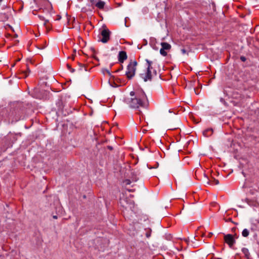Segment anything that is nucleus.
I'll use <instances>...</instances> for the list:
<instances>
[{
  "label": "nucleus",
  "instance_id": "f257e3e1",
  "mask_svg": "<svg viewBox=\"0 0 259 259\" xmlns=\"http://www.w3.org/2000/svg\"><path fill=\"white\" fill-rule=\"evenodd\" d=\"M147 97L144 92L135 93L131 92L129 97L124 99L125 103L132 108L137 109L144 106Z\"/></svg>",
  "mask_w": 259,
  "mask_h": 259
},
{
  "label": "nucleus",
  "instance_id": "f03ea898",
  "mask_svg": "<svg viewBox=\"0 0 259 259\" xmlns=\"http://www.w3.org/2000/svg\"><path fill=\"white\" fill-rule=\"evenodd\" d=\"M147 67L146 70L142 73L140 74L141 77L144 79V81H151L152 77L156 74V71L153 70V72L151 70L152 69V62L146 59Z\"/></svg>",
  "mask_w": 259,
  "mask_h": 259
},
{
  "label": "nucleus",
  "instance_id": "7ed1b4c3",
  "mask_svg": "<svg viewBox=\"0 0 259 259\" xmlns=\"http://www.w3.org/2000/svg\"><path fill=\"white\" fill-rule=\"evenodd\" d=\"M137 62L136 61H131L127 66L125 75L128 79L132 78L135 75Z\"/></svg>",
  "mask_w": 259,
  "mask_h": 259
},
{
  "label": "nucleus",
  "instance_id": "20e7f679",
  "mask_svg": "<svg viewBox=\"0 0 259 259\" xmlns=\"http://www.w3.org/2000/svg\"><path fill=\"white\" fill-rule=\"evenodd\" d=\"M161 48L160 50V53L163 56H166L167 54V51H169L171 49L170 44L163 42L161 43Z\"/></svg>",
  "mask_w": 259,
  "mask_h": 259
},
{
  "label": "nucleus",
  "instance_id": "39448f33",
  "mask_svg": "<svg viewBox=\"0 0 259 259\" xmlns=\"http://www.w3.org/2000/svg\"><path fill=\"white\" fill-rule=\"evenodd\" d=\"M101 34L102 36L101 41L103 43H106L110 39V31L108 29L104 28L101 31Z\"/></svg>",
  "mask_w": 259,
  "mask_h": 259
},
{
  "label": "nucleus",
  "instance_id": "423d86ee",
  "mask_svg": "<svg viewBox=\"0 0 259 259\" xmlns=\"http://www.w3.org/2000/svg\"><path fill=\"white\" fill-rule=\"evenodd\" d=\"M224 240L230 247H232L235 243V240L231 234H227L224 236Z\"/></svg>",
  "mask_w": 259,
  "mask_h": 259
},
{
  "label": "nucleus",
  "instance_id": "0eeeda50",
  "mask_svg": "<svg viewBox=\"0 0 259 259\" xmlns=\"http://www.w3.org/2000/svg\"><path fill=\"white\" fill-rule=\"evenodd\" d=\"M127 59V55L125 52L121 51L119 53L118 60L120 62L123 63Z\"/></svg>",
  "mask_w": 259,
  "mask_h": 259
},
{
  "label": "nucleus",
  "instance_id": "6e6552de",
  "mask_svg": "<svg viewBox=\"0 0 259 259\" xmlns=\"http://www.w3.org/2000/svg\"><path fill=\"white\" fill-rule=\"evenodd\" d=\"M205 183L208 185H218L219 184V182L218 180H215L214 179H212L211 180H207L206 178V181Z\"/></svg>",
  "mask_w": 259,
  "mask_h": 259
},
{
  "label": "nucleus",
  "instance_id": "1a4fd4ad",
  "mask_svg": "<svg viewBox=\"0 0 259 259\" xmlns=\"http://www.w3.org/2000/svg\"><path fill=\"white\" fill-rule=\"evenodd\" d=\"M105 2L99 0L97 3L95 4V6L99 9H103L105 6Z\"/></svg>",
  "mask_w": 259,
  "mask_h": 259
},
{
  "label": "nucleus",
  "instance_id": "9d476101",
  "mask_svg": "<svg viewBox=\"0 0 259 259\" xmlns=\"http://www.w3.org/2000/svg\"><path fill=\"white\" fill-rule=\"evenodd\" d=\"M213 133V130L212 128H208L203 132V135L205 137L210 136Z\"/></svg>",
  "mask_w": 259,
  "mask_h": 259
},
{
  "label": "nucleus",
  "instance_id": "9b49d317",
  "mask_svg": "<svg viewBox=\"0 0 259 259\" xmlns=\"http://www.w3.org/2000/svg\"><path fill=\"white\" fill-rule=\"evenodd\" d=\"M44 21V26H45L47 31H48L51 28V25L50 24L49 20L45 19Z\"/></svg>",
  "mask_w": 259,
  "mask_h": 259
},
{
  "label": "nucleus",
  "instance_id": "f8f14e48",
  "mask_svg": "<svg viewBox=\"0 0 259 259\" xmlns=\"http://www.w3.org/2000/svg\"><path fill=\"white\" fill-rule=\"evenodd\" d=\"M242 251L244 254L246 258H248L249 257V252L248 249L246 248H243L242 249Z\"/></svg>",
  "mask_w": 259,
  "mask_h": 259
},
{
  "label": "nucleus",
  "instance_id": "ddd939ff",
  "mask_svg": "<svg viewBox=\"0 0 259 259\" xmlns=\"http://www.w3.org/2000/svg\"><path fill=\"white\" fill-rule=\"evenodd\" d=\"M249 234V231L247 229H245L243 230L242 232V235L244 237H247Z\"/></svg>",
  "mask_w": 259,
  "mask_h": 259
},
{
  "label": "nucleus",
  "instance_id": "4468645a",
  "mask_svg": "<svg viewBox=\"0 0 259 259\" xmlns=\"http://www.w3.org/2000/svg\"><path fill=\"white\" fill-rule=\"evenodd\" d=\"M30 70L29 68H27V70L23 71L22 73L24 74V77H26L28 75V74L30 73Z\"/></svg>",
  "mask_w": 259,
  "mask_h": 259
},
{
  "label": "nucleus",
  "instance_id": "2eb2a0df",
  "mask_svg": "<svg viewBox=\"0 0 259 259\" xmlns=\"http://www.w3.org/2000/svg\"><path fill=\"white\" fill-rule=\"evenodd\" d=\"M92 5H95V4L98 2L96 0H89Z\"/></svg>",
  "mask_w": 259,
  "mask_h": 259
},
{
  "label": "nucleus",
  "instance_id": "dca6fc26",
  "mask_svg": "<svg viewBox=\"0 0 259 259\" xmlns=\"http://www.w3.org/2000/svg\"><path fill=\"white\" fill-rule=\"evenodd\" d=\"M125 185H130L131 184V181L130 180H125L123 182Z\"/></svg>",
  "mask_w": 259,
  "mask_h": 259
},
{
  "label": "nucleus",
  "instance_id": "f3484780",
  "mask_svg": "<svg viewBox=\"0 0 259 259\" xmlns=\"http://www.w3.org/2000/svg\"><path fill=\"white\" fill-rule=\"evenodd\" d=\"M255 200L256 202V203L259 204V194L258 195H256Z\"/></svg>",
  "mask_w": 259,
  "mask_h": 259
},
{
  "label": "nucleus",
  "instance_id": "a211bd4d",
  "mask_svg": "<svg viewBox=\"0 0 259 259\" xmlns=\"http://www.w3.org/2000/svg\"><path fill=\"white\" fill-rule=\"evenodd\" d=\"M240 59L242 61L244 62L246 61V58L244 56H241L240 57Z\"/></svg>",
  "mask_w": 259,
  "mask_h": 259
},
{
  "label": "nucleus",
  "instance_id": "6ab92c4d",
  "mask_svg": "<svg viewBox=\"0 0 259 259\" xmlns=\"http://www.w3.org/2000/svg\"><path fill=\"white\" fill-rule=\"evenodd\" d=\"M181 52L183 54H186L187 51L185 49H183L181 50Z\"/></svg>",
  "mask_w": 259,
  "mask_h": 259
},
{
  "label": "nucleus",
  "instance_id": "aec40b11",
  "mask_svg": "<svg viewBox=\"0 0 259 259\" xmlns=\"http://www.w3.org/2000/svg\"><path fill=\"white\" fill-rule=\"evenodd\" d=\"M39 19H40V20H43V21H44V20H45V18H44V17L43 16H39Z\"/></svg>",
  "mask_w": 259,
  "mask_h": 259
},
{
  "label": "nucleus",
  "instance_id": "412c9836",
  "mask_svg": "<svg viewBox=\"0 0 259 259\" xmlns=\"http://www.w3.org/2000/svg\"><path fill=\"white\" fill-rule=\"evenodd\" d=\"M67 66L69 70L71 68V66L68 64H67Z\"/></svg>",
  "mask_w": 259,
  "mask_h": 259
},
{
  "label": "nucleus",
  "instance_id": "4be33fe9",
  "mask_svg": "<svg viewBox=\"0 0 259 259\" xmlns=\"http://www.w3.org/2000/svg\"><path fill=\"white\" fill-rule=\"evenodd\" d=\"M53 218L54 219H57L58 218L57 216V215H53Z\"/></svg>",
  "mask_w": 259,
  "mask_h": 259
},
{
  "label": "nucleus",
  "instance_id": "5701e85b",
  "mask_svg": "<svg viewBox=\"0 0 259 259\" xmlns=\"http://www.w3.org/2000/svg\"><path fill=\"white\" fill-rule=\"evenodd\" d=\"M79 65H80V68H83V67H84V65H82V64H79Z\"/></svg>",
  "mask_w": 259,
  "mask_h": 259
},
{
  "label": "nucleus",
  "instance_id": "b1692460",
  "mask_svg": "<svg viewBox=\"0 0 259 259\" xmlns=\"http://www.w3.org/2000/svg\"><path fill=\"white\" fill-rule=\"evenodd\" d=\"M70 70L72 72H73L74 71V69H72V68H71L70 69Z\"/></svg>",
  "mask_w": 259,
  "mask_h": 259
},
{
  "label": "nucleus",
  "instance_id": "393cba45",
  "mask_svg": "<svg viewBox=\"0 0 259 259\" xmlns=\"http://www.w3.org/2000/svg\"><path fill=\"white\" fill-rule=\"evenodd\" d=\"M61 19V16L58 15V18H57V20H60Z\"/></svg>",
  "mask_w": 259,
  "mask_h": 259
},
{
  "label": "nucleus",
  "instance_id": "a878e982",
  "mask_svg": "<svg viewBox=\"0 0 259 259\" xmlns=\"http://www.w3.org/2000/svg\"><path fill=\"white\" fill-rule=\"evenodd\" d=\"M178 127H175L174 128H172L171 129H176V128H177Z\"/></svg>",
  "mask_w": 259,
  "mask_h": 259
},
{
  "label": "nucleus",
  "instance_id": "bb28decb",
  "mask_svg": "<svg viewBox=\"0 0 259 259\" xmlns=\"http://www.w3.org/2000/svg\"><path fill=\"white\" fill-rule=\"evenodd\" d=\"M212 235V233L210 234L209 237H211V235Z\"/></svg>",
  "mask_w": 259,
  "mask_h": 259
},
{
  "label": "nucleus",
  "instance_id": "cd10ccee",
  "mask_svg": "<svg viewBox=\"0 0 259 259\" xmlns=\"http://www.w3.org/2000/svg\"><path fill=\"white\" fill-rule=\"evenodd\" d=\"M212 235V233L210 234L209 237H211V235Z\"/></svg>",
  "mask_w": 259,
  "mask_h": 259
},
{
  "label": "nucleus",
  "instance_id": "c85d7f7f",
  "mask_svg": "<svg viewBox=\"0 0 259 259\" xmlns=\"http://www.w3.org/2000/svg\"><path fill=\"white\" fill-rule=\"evenodd\" d=\"M212 235V233L210 234L209 237H211V235Z\"/></svg>",
  "mask_w": 259,
  "mask_h": 259
}]
</instances>
